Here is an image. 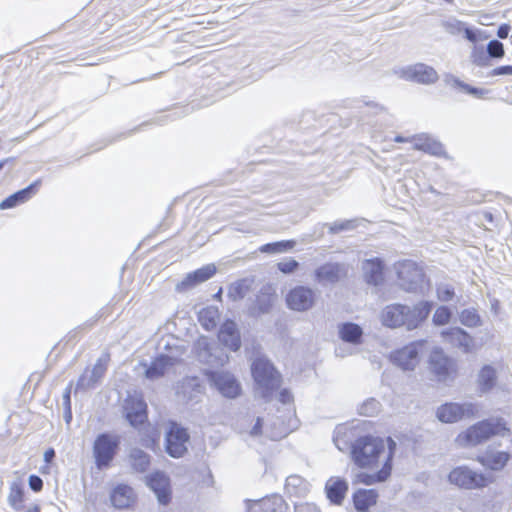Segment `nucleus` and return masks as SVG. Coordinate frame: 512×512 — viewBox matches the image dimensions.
Returning a JSON list of instances; mask_svg holds the SVG:
<instances>
[{
	"label": "nucleus",
	"instance_id": "nucleus-1",
	"mask_svg": "<svg viewBox=\"0 0 512 512\" xmlns=\"http://www.w3.org/2000/svg\"><path fill=\"white\" fill-rule=\"evenodd\" d=\"M432 309V303L420 301L412 307L395 303L387 305L381 312L383 325L390 328L406 327L413 330L428 317Z\"/></svg>",
	"mask_w": 512,
	"mask_h": 512
},
{
	"label": "nucleus",
	"instance_id": "nucleus-2",
	"mask_svg": "<svg viewBox=\"0 0 512 512\" xmlns=\"http://www.w3.org/2000/svg\"><path fill=\"white\" fill-rule=\"evenodd\" d=\"M510 429L503 418H489L477 422L458 435L456 441L461 446H476L493 436H508Z\"/></svg>",
	"mask_w": 512,
	"mask_h": 512
},
{
	"label": "nucleus",
	"instance_id": "nucleus-3",
	"mask_svg": "<svg viewBox=\"0 0 512 512\" xmlns=\"http://www.w3.org/2000/svg\"><path fill=\"white\" fill-rule=\"evenodd\" d=\"M352 459L361 468L372 467L383 456L386 460L388 452L384 440L373 436L358 438L351 447Z\"/></svg>",
	"mask_w": 512,
	"mask_h": 512
},
{
	"label": "nucleus",
	"instance_id": "nucleus-4",
	"mask_svg": "<svg viewBox=\"0 0 512 512\" xmlns=\"http://www.w3.org/2000/svg\"><path fill=\"white\" fill-rule=\"evenodd\" d=\"M252 376L256 383V393L266 401L281 385V376L273 364L263 357L256 358L251 367Z\"/></svg>",
	"mask_w": 512,
	"mask_h": 512
},
{
	"label": "nucleus",
	"instance_id": "nucleus-5",
	"mask_svg": "<svg viewBox=\"0 0 512 512\" xmlns=\"http://www.w3.org/2000/svg\"><path fill=\"white\" fill-rule=\"evenodd\" d=\"M399 286L411 293L423 294L427 281L423 270L413 261L405 260L396 266Z\"/></svg>",
	"mask_w": 512,
	"mask_h": 512
},
{
	"label": "nucleus",
	"instance_id": "nucleus-6",
	"mask_svg": "<svg viewBox=\"0 0 512 512\" xmlns=\"http://www.w3.org/2000/svg\"><path fill=\"white\" fill-rule=\"evenodd\" d=\"M119 444V438L108 433H102L96 437L93 444V456L98 469L102 470L110 466Z\"/></svg>",
	"mask_w": 512,
	"mask_h": 512
},
{
	"label": "nucleus",
	"instance_id": "nucleus-7",
	"mask_svg": "<svg viewBox=\"0 0 512 512\" xmlns=\"http://www.w3.org/2000/svg\"><path fill=\"white\" fill-rule=\"evenodd\" d=\"M479 413V405L473 402L442 404L436 411V417L443 423H455L463 419L474 418Z\"/></svg>",
	"mask_w": 512,
	"mask_h": 512
},
{
	"label": "nucleus",
	"instance_id": "nucleus-8",
	"mask_svg": "<svg viewBox=\"0 0 512 512\" xmlns=\"http://www.w3.org/2000/svg\"><path fill=\"white\" fill-rule=\"evenodd\" d=\"M450 483L465 489H478L493 482L491 475L478 473L467 466L454 468L448 475Z\"/></svg>",
	"mask_w": 512,
	"mask_h": 512
},
{
	"label": "nucleus",
	"instance_id": "nucleus-9",
	"mask_svg": "<svg viewBox=\"0 0 512 512\" xmlns=\"http://www.w3.org/2000/svg\"><path fill=\"white\" fill-rule=\"evenodd\" d=\"M190 435L186 428L171 422L165 434V450L173 458H181L188 451Z\"/></svg>",
	"mask_w": 512,
	"mask_h": 512
},
{
	"label": "nucleus",
	"instance_id": "nucleus-10",
	"mask_svg": "<svg viewBox=\"0 0 512 512\" xmlns=\"http://www.w3.org/2000/svg\"><path fill=\"white\" fill-rule=\"evenodd\" d=\"M427 342H412L391 354L392 362L403 370H414L419 363V356L424 352Z\"/></svg>",
	"mask_w": 512,
	"mask_h": 512
},
{
	"label": "nucleus",
	"instance_id": "nucleus-11",
	"mask_svg": "<svg viewBox=\"0 0 512 512\" xmlns=\"http://www.w3.org/2000/svg\"><path fill=\"white\" fill-rule=\"evenodd\" d=\"M207 377L211 385H213L224 397L235 398L240 393V385L235 377L225 371H209Z\"/></svg>",
	"mask_w": 512,
	"mask_h": 512
},
{
	"label": "nucleus",
	"instance_id": "nucleus-12",
	"mask_svg": "<svg viewBox=\"0 0 512 512\" xmlns=\"http://www.w3.org/2000/svg\"><path fill=\"white\" fill-rule=\"evenodd\" d=\"M287 305L295 311H307L314 306L315 292L305 286L293 288L286 297Z\"/></svg>",
	"mask_w": 512,
	"mask_h": 512
},
{
	"label": "nucleus",
	"instance_id": "nucleus-13",
	"mask_svg": "<svg viewBox=\"0 0 512 512\" xmlns=\"http://www.w3.org/2000/svg\"><path fill=\"white\" fill-rule=\"evenodd\" d=\"M146 484L155 493L160 504L166 505L170 502V483L164 472L156 471L150 474L146 477Z\"/></svg>",
	"mask_w": 512,
	"mask_h": 512
},
{
	"label": "nucleus",
	"instance_id": "nucleus-14",
	"mask_svg": "<svg viewBox=\"0 0 512 512\" xmlns=\"http://www.w3.org/2000/svg\"><path fill=\"white\" fill-rule=\"evenodd\" d=\"M346 274V265L331 262L319 266L314 272L315 281L322 285L336 283L345 277Z\"/></svg>",
	"mask_w": 512,
	"mask_h": 512
},
{
	"label": "nucleus",
	"instance_id": "nucleus-15",
	"mask_svg": "<svg viewBox=\"0 0 512 512\" xmlns=\"http://www.w3.org/2000/svg\"><path fill=\"white\" fill-rule=\"evenodd\" d=\"M107 356L100 357L91 370H85L77 381L76 389L88 390L94 388L107 370Z\"/></svg>",
	"mask_w": 512,
	"mask_h": 512
},
{
	"label": "nucleus",
	"instance_id": "nucleus-16",
	"mask_svg": "<svg viewBox=\"0 0 512 512\" xmlns=\"http://www.w3.org/2000/svg\"><path fill=\"white\" fill-rule=\"evenodd\" d=\"M388 442H389V451L386 456V460H384V464H383L382 468L374 474L359 473L357 475L358 482L364 483L366 485H371L376 482H383L388 479V477L391 474V470H392L393 449L396 445L395 442L391 438H388Z\"/></svg>",
	"mask_w": 512,
	"mask_h": 512
},
{
	"label": "nucleus",
	"instance_id": "nucleus-17",
	"mask_svg": "<svg viewBox=\"0 0 512 512\" xmlns=\"http://www.w3.org/2000/svg\"><path fill=\"white\" fill-rule=\"evenodd\" d=\"M146 409L147 405L141 398L130 397L125 401V415L131 426L136 428L146 421Z\"/></svg>",
	"mask_w": 512,
	"mask_h": 512
},
{
	"label": "nucleus",
	"instance_id": "nucleus-18",
	"mask_svg": "<svg viewBox=\"0 0 512 512\" xmlns=\"http://www.w3.org/2000/svg\"><path fill=\"white\" fill-rule=\"evenodd\" d=\"M445 341L460 348L463 352L469 353L474 345L473 337L460 327H450L441 332Z\"/></svg>",
	"mask_w": 512,
	"mask_h": 512
},
{
	"label": "nucleus",
	"instance_id": "nucleus-19",
	"mask_svg": "<svg viewBox=\"0 0 512 512\" xmlns=\"http://www.w3.org/2000/svg\"><path fill=\"white\" fill-rule=\"evenodd\" d=\"M404 77L421 84H432L437 81L438 74L432 67L417 63L404 71Z\"/></svg>",
	"mask_w": 512,
	"mask_h": 512
},
{
	"label": "nucleus",
	"instance_id": "nucleus-20",
	"mask_svg": "<svg viewBox=\"0 0 512 512\" xmlns=\"http://www.w3.org/2000/svg\"><path fill=\"white\" fill-rule=\"evenodd\" d=\"M216 273V267L214 264H207L193 272L188 273L185 278L177 284V290H185L188 288L195 287L208 279H210Z\"/></svg>",
	"mask_w": 512,
	"mask_h": 512
},
{
	"label": "nucleus",
	"instance_id": "nucleus-21",
	"mask_svg": "<svg viewBox=\"0 0 512 512\" xmlns=\"http://www.w3.org/2000/svg\"><path fill=\"white\" fill-rule=\"evenodd\" d=\"M348 482L337 476L330 477L325 484V493L329 501L335 505H341L347 492Z\"/></svg>",
	"mask_w": 512,
	"mask_h": 512
},
{
	"label": "nucleus",
	"instance_id": "nucleus-22",
	"mask_svg": "<svg viewBox=\"0 0 512 512\" xmlns=\"http://www.w3.org/2000/svg\"><path fill=\"white\" fill-rule=\"evenodd\" d=\"M218 339L230 350L237 351L241 346V339L236 323L232 320H226L220 327Z\"/></svg>",
	"mask_w": 512,
	"mask_h": 512
},
{
	"label": "nucleus",
	"instance_id": "nucleus-23",
	"mask_svg": "<svg viewBox=\"0 0 512 512\" xmlns=\"http://www.w3.org/2000/svg\"><path fill=\"white\" fill-rule=\"evenodd\" d=\"M203 389L199 378L186 377L179 384L177 395L186 402L198 401V397L203 393Z\"/></svg>",
	"mask_w": 512,
	"mask_h": 512
},
{
	"label": "nucleus",
	"instance_id": "nucleus-24",
	"mask_svg": "<svg viewBox=\"0 0 512 512\" xmlns=\"http://www.w3.org/2000/svg\"><path fill=\"white\" fill-rule=\"evenodd\" d=\"M510 459V454L504 451L487 450L483 455L477 457V461L484 467L493 470H502Z\"/></svg>",
	"mask_w": 512,
	"mask_h": 512
},
{
	"label": "nucleus",
	"instance_id": "nucleus-25",
	"mask_svg": "<svg viewBox=\"0 0 512 512\" xmlns=\"http://www.w3.org/2000/svg\"><path fill=\"white\" fill-rule=\"evenodd\" d=\"M430 369L439 381H445L449 376L450 360L442 350L434 349L429 357Z\"/></svg>",
	"mask_w": 512,
	"mask_h": 512
},
{
	"label": "nucleus",
	"instance_id": "nucleus-26",
	"mask_svg": "<svg viewBox=\"0 0 512 512\" xmlns=\"http://www.w3.org/2000/svg\"><path fill=\"white\" fill-rule=\"evenodd\" d=\"M498 375L497 370L492 365H484L477 374V389L478 392L486 394L490 392L497 384Z\"/></svg>",
	"mask_w": 512,
	"mask_h": 512
},
{
	"label": "nucleus",
	"instance_id": "nucleus-27",
	"mask_svg": "<svg viewBox=\"0 0 512 512\" xmlns=\"http://www.w3.org/2000/svg\"><path fill=\"white\" fill-rule=\"evenodd\" d=\"M413 148L431 155L440 156L444 154L443 145L427 134H419L412 137Z\"/></svg>",
	"mask_w": 512,
	"mask_h": 512
},
{
	"label": "nucleus",
	"instance_id": "nucleus-28",
	"mask_svg": "<svg viewBox=\"0 0 512 512\" xmlns=\"http://www.w3.org/2000/svg\"><path fill=\"white\" fill-rule=\"evenodd\" d=\"M175 359L168 355H160L155 358L150 365L145 369V376L150 380L158 379L165 375V373L173 367Z\"/></svg>",
	"mask_w": 512,
	"mask_h": 512
},
{
	"label": "nucleus",
	"instance_id": "nucleus-29",
	"mask_svg": "<svg viewBox=\"0 0 512 512\" xmlns=\"http://www.w3.org/2000/svg\"><path fill=\"white\" fill-rule=\"evenodd\" d=\"M40 180H37L33 183H31L29 186H27L24 189H21L14 194L10 195L9 197L5 198L0 203V209H10L14 208L19 204H22L26 201H28L31 196L34 194L35 189L39 186Z\"/></svg>",
	"mask_w": 512,
	"mask_h": 512
},
{
	"label": "nucleus",
	"instance_id": "nucleus-30",
	"mask_svg": "<svg viewBox=\"0 0 512 512\" xmlns=\"http://www.w3.org/2000/svg\"><path fill=\"white\" fill-rule=\"evenodd\" d=\"M134 499L133 489L125 484L117 485L110 495L112 505L118 509L128 508Z\"/></svg>",
	"mask_w": 512,
	"mask_h": 512
},
{
	"label": "nucleus",
	"instance_id": "nucleus-31",
	"mask_svg": "<svg viewBox=\"0 0 512 512\" xmlns=\"http://www.w3.org/2000/svg\"><path fill=\"white\" fill-rule=\"evenodd\" d=\"M287 506L280 496L263 499L253 503L248 512H286Z\"/></svg>",
	"mask_w": 512,
	"mask_h": 512
},
{
	"label": "nucleus",
	"instance_id": "nucleus-32",
	"mask_svg": "<svg viewBox=\"0 0 512 512\" xmlns=\"http://www.w3.org/2000/svg\"><path fill=\"white\" fill-rule=\"evenodd\" d=\"M362 269L367 283L377 286L383 280V265L380 259L366 260Z\"/></svg>",
	"mask_w": 512,
	"mask_h": 512
},
{
	"label": "nucleus",
	"instance_id": "nucleus-33",
	"mask_svg": "<svg viewBox=\"0 0 512 512\" xmlns=\"http://www.w3.org/2000/svg\"><path fill=\"white\" fill-rule=\"evenodd\" d=\"M378 494L374 489H359L353 494V503L358 512H368L376 504Z\"/></svg>",
	"mask_w": 512,
	"mask_h": 512
},
{
	"label": "nucleus",
	"instance_id": "nucleus-34",
	"mask_svg": "<svg viewBox=\"0 0 512 512\" xmlns=\"http://www.w3.org/2000/svg\"><path fill=\"white\" fill-rule=\"evenodd\" d=\"M285 489L291 496L305 497L310 490V484L299 475H290L286 479Z\"/></svg>",
	"mask_w": 512,
	"mask_h": 512
},
{
	"label": "nucleus",
	"instance_id": "nucleus-35",
	"mask_svg": "<svg viewBox=\"0 0 512 512\" xmlns=\"http://www.w3.org/2000/svg\"><path fill=\"white\" fill-rule=\"evenodd\" d=\"M362 334V328L355 323L347 322L339 326L340 338L345 342L358 344L361 342Z\"/></svg>",
	"mask_w": 512,
	"mask_h": 512
},
{
	"label": "nucleus",
	"instance_id": "nucleus-36",
	"mask_svg": "<svg viewBox=\"0 0 512 512\" xmlns=\"http://www.w3.org/2000/svg\"><path fill=\"white\" fill-rule=\"evenodd\" d=\"M129 462L134 471L143 473L149 468L150 455L139 448H133L129 453Z\"/></svg>",
	"mask_w": 512,
	"mask_h": 512
},
{
	"label": "nucleus",
	"instance_id": "nucleus-37",
	"mask_svg": "<svg viewBox=\"0 0 512 512\" xmlns=\"http://www.w3.org/2000/svg\"><path fill=\"white\" fill-rule=\"evenodd\" d=\"M198 320L205 330L210 331L217 326L219 311L212 306L203 308L198 313Z\"/></svg>",
	"mask_w": 512,
	"mask_h": 512
},
{
	"label": "nucleus",
	"instance_id": "nucleus-38",
	"mask_svg": "<svg viewBox=\"0 0 512 512\" xmlns=\"http://www.w3.org/2000/svg\"><path fill=\"white\" fill-rule=\"evenodd\" d=\"M270 290V287L262 289L256 298L255 309H257L259 313H268L274 304L276 295L270 292Z\"/></svg>",
	"mask_w": 512,
	"mask_h": 512
},
{
	"label": "nucleus",
	"instance_id": "nucleus-39",
	"mask_svg": "<svg viewBox=\"0 0 512 512\" xmlns=\"http://www.w3.org/2000/svg\"><path fill=\"white\" fill-rule=\"evenodd\" d=\"M23 500L24 489L22 484L17 481L12 482L7 497L9 505L15 510H20L22 508Z\"/></svg>",
	"mask_w": 512,
	"mask_h": 512
},
{
	"label": "nucleus",
	"instance_id": "nucleus-40",
	"mask_svg": "<svg viewBox=\"0 0 512 512\" xmlns=\"http://www.w3.org/2000/svg\"><path fill=\"white\" fill-rule=\"evenodd\" d=\"M295 244L296 243L293 240L277 241L262 245L259 248V251L268 254H279L292 250Z\"/></svg>",
	"mask_w": 512,
	"mask_h": 512
},
{
	"label": "nucleus",
	"instance_id": "nucleus-41",
	"mask_svg": "<svg viewBox=\"0 0 512 512\" xmlns=\"http://www.w3.org/2000/svg\"><path fill=\"white\" fill-rule=\"evenodd\" d=\"M459 319L461 324L470 328L477 327L481 324V318L475 309H464L460 313Z\"/></svg>",
	"mask_w": 512,
	"mask_h": 512
},
{
	"label": "nucleus",
	"instance_id": "nucleus-42",
	"mask_svg": "<svg viewBox=\"0 0 512 512\" xmlns=\"http://www.w3.org/2000/svg\"><path fill=\"white\" fill-rule=\"evenodd\" d=\"M247 290L248 285L245 280L237 281L229 287L228 297L233 301L240 300L245 297Z\"/></svg>",
	"mask_w": 512,
	"mask_h": 512
},
{
	"label": "nucleus",
	"instance_id": "nucleus-43",
	"mask_svg": "<svg viewBox=\"0 0 512 512\" xmlns=\"http://www.w3.org/2000/svg\"><path fill=\"white\" fill-rule=\"evenodd\" d=\"M451 82H452L453 86L459 87V88L463 89L468 94H470V95H472V96H474L476 98H483L489 92L486 89L472 87V86H470V85L460 81L459 79H457L455 77H451Z\"/></svg>",
	"mask_w": 512,
	"mask_h": 512
},
{
	"label": "nucleus",
	"instance_id": "nucleus-44",
	"mask_svg": "<svg viewBox=\"0 0 512 512\" xmlns=\"http://www.w3.org/2000/svg\"><path fill=\"white\" fill-rule=\"evenodd\" d=\"M471 61L480 67H486L490 65V58L487 51L482 46H474L471 53Z\"/></svg>",
	"mask_w": 512,
	"mask_h": 512
},
{
	"label": "nucleus",
	"instance_id": "nucleus-45",
	"mask_svg": "<svg viewBox=\"0 0 512 512\" xmlns=\"http://www.w3.org/2000/svg\"><path fill=\"white\" fill-rule=\"evenodd\" d=\"M329 228V233L338 234L342 231H349L356 228V220H343V221H335L331 224H324Z\"/></svg>",
	"mask_w": 512,
	"mask_h": 512
},
{
	"label": "nucleus",
	"instance_id": "nucleus-46",
	"mask_svg": "<svg viewBox=\"0 0 512 512\" xmlns=\"http://www.w3.org/2000/svg\"><path fill=\"white\" fill-rule=\"evenodd\" d=\"M441 27L451 35H458L464 30V23L456 18L450 17L441 22Z\"/></svg>",
	"mask_w": 512,
	"mask_h": 512
},
{
	"label": "nucleus",
	"instance_id": "nucleus-47",
	"mask_svg": "<svg viewBox=\"0 0 512 512\" xmlns=\"http://www.w3.org/2000/svg\"><path fill=\"white\" fill-rule=\"evenodd\" d=\"M381 409V404L378 400L374 398H370L363 402V404L359 408V413L364 416H374L379 413Z\"/></svg>",
	"mask_w": 512,
	"mask_h": 512
},
{
	"label": "nucleus",
	"instance_id": "nucleus-48",
	"mask_svg": "<svg viewBox=\"0 0 512 512\" xmlns=\"http://www.w3.org/2000/svg\"><path fill=\"white\" fill-rule=\"evenodd\" d=\"M451 319V311L446 306L438 307L433 314V322L437 326H442L449 323Z\"/></svg>",
	"mask_w": 512,
	"mask_h": 512
},
{
	"label": "nucleus",
	"instance_id": "nucleus-49",
	"mask_svg": "<svg viewBox=\"0 0 512 512\" xmlns=\"http://www.w3.org/2000/svg\"><path fill=\"white\" fill-rule=\"evenodd\" d=\"M489 58H502L505 54L504 46L499 40H491L487 45Z\"/></svg>",
	"mask_w": 512,
	"mask_h": 512
},
{
	"label": "nucleus",
	"instance_id": "nucleus-50",
	"mask_svg": "<svg viewBox=\"0 0 512 512\" xmlns=\"http://www.w3.org/2000/svg\"><path fill=\"white\" fill-rule=\"evenodd\" d=\"M437 297L442 302H448L453 299L454 288L448 284H439L436 289Z\"/></svg>",
	"mask_w": 512,
	"mask_h": 512
},
{
	"label": "nucleus",
	"instance_id": "nucleus-51",
	"mask_svg": "<svg viewBox=\"0 0 512 512\" xmlns=\"http://www.w3.org/2000/svg\"><path fill=\"white\" fill-rule=\"evenodd\" d=\"M278 269L284 274L293 273L299 266V263L293 258H285L277 264Z\"/></svg>",
	"mask_w": 512,
	"mask_h": 512
},
{
	"label": "nucleus",
	"instance_id": "nucleus-52",
	"mask_svg": "<svg viewBox=\"0 0 512 512\" xmlns=\"http://www.w3.org/2000/svg\"><path fill=\"white\" fill-rule=\"evenodd\" d=\"M504 75H512V66L511 65L496 67L493 70H491L488 74V76H491V77L504 76Z\"/></svg>",
	"mask_w": 512,
	"mask_h": 512
},
{
	"label": "nucleus",
	"instance_id": "nucleus-53",
	"mask_svg": "<svg viewBox=\"0 0 512 512\" xmlns=\"http://www.w3.org/2000/svg\"><path fill=\"white\" fill-rule=\"evenodd\" d=\"M28 484L29 487L35 492H39L43 488V481L37 475H30L28 479Z\"/></svg>",
	"mask_w": 512,
	"mask_h": 512
},
{
	"label": "nucleus",
	"instance_id": "nucleus-54",
	"mask_svg": "<svg viewBox=\"0 0 512 512\" xmlns=\"http://www.w3.org/2000/svg\"><path fill=\"white\" fill-rule=\"evenodd\" d=\"M262 428H263L262 419L260 417H258L255 421V424L253 425V427L251 428V430L249 432L250 436H252V437L261 436L263 434Z\"/></svg>",
	"mask_w": 512,
	"mask_h": 512
},
{
	"label": "nucleus",
	"instance_id": "nucleus-55",
	"mask_svg": "<svg viewBox=\"0 0 512 512\" xmlns=\"http://www.w3.org/2000/svg\"><path fill=\"white\" fill-rule=\"evenodd\" d=\"M70 393H71V390H70V386L67 387L63 393V403L64 405L66 406L67 410H68V415L66 416V421L69 422V420L71 419V412H70Z\"/></svg>",
	"mask_w": 512,
	"mask_h": 512
},
{
	"label": "nucleus",
	"instance_id": "nucleus-56",
	"mask_svg": "<svg viewBox=\"0 0 512 512\" xmlns=\"http://www.w3.org/2000/svg\"><path fill=\"white\" fill-rule=\"evenodd\" d=\"M295 512H319V511L315 505L305 503V504L296 505Z\"/></svg>",
	"mask_w": 512,
	"mask_h": 512
},
{
	"label": "nucleus",
	"instance_id": "nucleus-57",
	"mask_svg": "<svg viewBox=\"0 0 512 512\" xmlns=\"http://www.w3.org/2000/svg\"><path fill=\"white\" fill-rule=\"evenodd\" d=\"M288 433V430L287 428L285 427H282V428H279L278 430L276 431H271L270 433L267 432V437L273 439V440H276V439H279V438H282L284 436H286Z\"/></svg>",
	"mask_w": 512,
	"mask_h": 512
},
{
	"label": "nucleus",
	"instance_id": "nucleus-58",
	"mask_svg": "<svg viewBox=\"0 0 512 512\" xmlns=\"http://www.w3.org/2000/svg\"><path fill=\"white\" fill-rule=\"evenodd\" d=\"M278 397L279 401L283 404H287L292 401V395L287 389H283L282 391H280Z\"/></svg>",
	"mask_w": 512,
	"mask_h": 512
},
{
	"label": "nucleus",
	"instance_id": "nucleus-59",
	"mask_svg": "<svg viewBox=\"0 0 512 512\" xmlns=\"http://www.w3.org/2000/svg\"><path fill=\"white\" fill-rule=\"evenodd\" d=\"M509 32H510V26L508 24H502L501 26H499V28L497 30V36L500 39H505L508 37Z\"/></svg>",
	"mask_w": 512,
	"mask_h": 512
},
{
	"label": "nucleus",
	"instance_id": "nucleus-60",
	"mask_svg": "<svg viewBox=\"0 0 512 512\" xmlns=\"http://www.w3.org/2000/svg\"><path fill=\"white\" fill-rule=\"evenodd\" d=\"M55 458V451L53 448H49L44 452V461L46 463H51Z\"/></svg>",
	"mask_w": 512,
	"mask_h": 512
},
{
	"label": "nucleus",
	"instance_id": "nucleus-61",
	"mask_svg": "<svg viewBox=\"0 0 512 512\" xmlns=\"http://www.w3.org/2000/svg\"><path fill=\"white\" fill-rule=\"evenodd\" d=\"M463 32H465V37L469 41L475 42L477 40L475 33L471 29L464 27Z\"/></svg>",
	"mask_w": 512,
	"mask_h": 512
},
{
	"label": "nucleus",
	"instance_id": "nucleus-62",
	"mask_svg": "<svg viewBox=\"0 0 512 512\" xmlns=\"http://www.w3.org/2000/svg\"><path fill=\"white\" fill-rule=\"evenodd\" d=\"M394 141L397 142V143H402V142H412V137L411 138H404L400 135L396 136L394 138Z\"/></svg>",
	"mask_w": 512,
	"mask_h": 512
},
{
	"label": "nucleus",
	"instance_id": "nucleus-63",
	"mask_svg": "<svg viewBox=\"0 0 512 512\" xmlns=\"http://www.w3.org/2000/svg\"><path fill=\"white\" fill-rule=\"evenodd\" d=\"M26 512H40V507L38 505H33L29 507V509Z\"/></svg>",
	"mask_w": 512,
	"mask_h": 512
},
{
	"label": "nucleus",
	"instance_id": "nucleus-64",
	"mask_svg": "<svg viewBox=\"0 0 512 512\" xmlns=\"http://www.w3.org/2000/svg\"><path fill=\"white\" fill-rule=\"evenodd\" d=\"M9 159H4L0 161V171L3 169L4 165L8 162Z\"/></svg>",
	"mask_w": 512,
	"mask_h": 512
}]
</instances>
